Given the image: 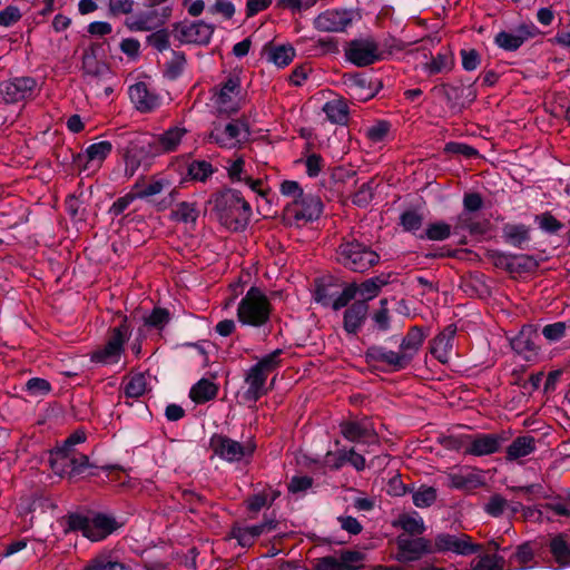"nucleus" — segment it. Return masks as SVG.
I'll list each match as a JSON object with an SVG mask.
<instances>
[{
  "instance_id": "864d4df0",
  "label": "nucleus",
  "mask_w": 570,
  "mask_h": 570,
  "mask_svg": "<svg viewBox=\"0 0 570 570\" xmlns=\"http://www.w3.org/2000/svg\"><path fill=\"white\" fill-rule=\"evenodd\" d=\"M26 391L31 396H43L50 393L51 384L41 377H32L26 383Z\"/></svg>"
},
{
  "instance_id": "a18cd8bd",
  "label": "nucleus",
  "mask_w": 570,
  "mask_h": 570,
  "mask_svg": "<svg viewBox=\"0 0 570 570\" xmlns=\"http://www.w3.org/2000/svg\"><path fill=\"white\" fill-rule=\"evenodd\" d=\"M225 168L233 183H243L247 179L248 174L245 169V160L243 157L227 160Z\"/></svg>"
},
{
  "instance_id": "b1692460",
  "label": "nucleus",
  "mask_w": 570,
  "mask_h": 570,
  "mask_svg": "<svg viewBox=\"0 0 570 570\" xmlns=\"http://www.w3.org/2000/svg\"><path fill=\"white\" fill-rule=\"evenodd\" d=\"M322 210L321 199L312 194H305L296 203L289 205V212L296 220L313 222L321 216Z\"/></svg>"
},
{
  "instance_id": "393cba45",
  "label": "nucleus",
  "mask_w": 570,
  "mask_h": 570,
  "mask_svg": "<svg viewBox=\"0 0 570 570\" xmlns=\"http://www.w3.org/2000/svg\"><path fill=\"white\" fill-rule=\"evenodd\" d=\"M397 549L396 560L401 562L419 560L423 554L431 551L429 542L424 538L410 539L399 537Z\"/></svg>"
},
{
  "instance_id": "7ed1b4c3",
  "label": "nucleus",
  "mask_w": 570,
  "mask_h": 570,
  "mask_svg": "<svg viewBox=\"0 0 570 570\" xmlns=\"http://www.w3.org/2000/svg\"><path fill=\"white\" fill-rule=\"evenodd\" d=\"M244 102L239 76L229 75L225 81L213 89L210 104L219 115L237 112Z\"/></svg>"
},
{
  "instance_id": "bf43d9fd",
  "label": "nucleus",
  "mask_w": 570,
  "mask_h": 570,
  "mask_svg": "<svg viewBox=\"0 0 570 570\" xmlns=\"http://www.w3.org/2000/svg\"><path fill=\"white\" fill-rule=\"evenodd\" d=\"M148 43L158 51H165L169 48V33L166 29H160L147 38Z\"/></svg>"
},
{
  "instance_id": "9d476101",
  "label": "nucleus",
  "mask_w": 570,
  "mask_h": 570,
  "mask_svg": "<svg viewBox=\"0 0 570 570\" xmlns=\"http://www.w3.org/2000/svg\"><path fill=\"white\" fill-rule=\"evenodd\" d=\"M69 530L81 531L83 537L91 541H99L107 535V514L97 513L87 517L79 513H70L67 517Z\"/></svg>"
},
{
  "instance_id": "aec40b11",
  "label": "nucleus",
  "mask_w": 570,
  "mask_h": 570,
  "mask_svg": "<svg viewBox=\"0 0 570 570\" xmlns=\"http://www.w3.org/2000/svg\"><path fill=\"white\" fill-rule=\"evenodd\" d=\"M483 206L482 197L476 193H469L463 198V212L456 218V228L469 230L471 234L483 233L480 224L472 223L471 214L480 210Z\"/></svg>"
},
{
  "instance_id": "bb28decb",
  "label": "nucleus",
  "mask_w": 570,
  "mask_h": 570,
  "mask_svg": "<svg viewBox=\"0 0 570 570\" xmlns=\"http://www.w3.org/2000/svg\"><path fill=\"white\" fill-rule=\"evenodd\" d=\"M348 96L358 101H366L374 97L375 91L370 86L365 76L360 73L345 75L343 78Z\"/></svg>"
},
{
  "instance_id": "052dcab7",
  "label": "nucleus",
  "mask_w": 570,
  "mask_h": 570,
  "mask_svg": "<svg viewBox=\"0 0 570 570\" xmlns=\"http://www.w3.org/2000/svg\"><path fill=\"white\" fill-rule=\"evenodd\" d=\"M567 330V323L564 322H556L552 324H548L542 328V335L549 341V342H557L561 340Z\"/></svg>"
},
{
  "instance_id": "5701e85b",
  "label": "nucleus",
  "mask_w": 570,
  "mask_h": 570,
  "mask_svg": "<svg viewBox=\"0 0 570 570\" xmlns=\"http://www.w3.org/2000/svg\"><path fill=\"white\" fill-rule=\"evenodd\" d=\"M538 334L531 326L523 327L519 334L510 340L512 350L521 355L525 361H535L539 354V348L535 343Z\"/></svg>"
},
{
  "instance_id": "4468645a",
  "label": "nucleus",
  "mask_w": 570,
  "mask_h": 570,
  "mask_svg": "<svg viewBox=\"0 0 570 570\" xmlns=\"http://www.w3.org/2000/svg\"><path fill=\"white\" fill-rule=\"evenodd\" d=\"M342 435L350 442L374 445L379 443L377 434L367 419L346 421L340 424Z\"/></svg>"
},
{
  "instance_id": "2f4dec72",
  "label": "nucleus",
  "mask_w": 570,
  "mask_h": 570,
  "mask_svg": "<svg viewBox=\"0 0 570 570\" xmlns=\"http://www.w3.org/2000/svg\"><path fill=\"white\" fill-rule=\"evenodd\" d=\"M454 55L450 50H441L431 59L423 63L422 70L429 75L434 76L438 73L450 72L454 67Z\"/></svg>"
},
{
  "instance_id": "c03bdc74",
  "label": "nucleus",
  "mask_w": 570,
  "mask_h": 570,
  "mask_svg": "<svg viewBox=\"0 0 570 570\" xmlns=\"http://www.w3.org/2000/svg\"><path fill=\"white\" fill-rule=\"evenodd\" d=\"M199 215V210L194 203H180L174 210V217L177 222L194 224Z\"/></svg>"
},
{
  "instance_id": "c9c22d12",
  "label": "nucleus",
  "mask_w": 570,
  "mask_h": 570,
  "mask_svg": "<svg viewBox=\"0 0 570 570\" xmlns=\"http://www.w3.org/2000/svg\"><path fill=\"white\" fill-rule=\"evenodd\" d=\"M550 511L556 515H570V508L562 502L550 503L541 508H528L524 514L529 519L542 522L551 520Z\"/></svg>"
},
{
  "instance_id": "0eeeda50",
  "label": "nucleus",
  "mask_w": 570,
  "mask_h": 570,
  "mask_svg": "<svg viewBox=\"0 0 570 570\" xmlns=\"http://www.w3.org/2000/svg\"><path fill=\"white\" fill-rule=\"evenodd\" d=\"M249 127L245 121L232 120L225 125H215L209 139L222 148H239L249 138Z\"/></svg>"
},
{
  "instance_id": "2eb2a0df",
  "label": "nucleus",
  "mask_w": 570,
  "mask_h": 570,
  "mask_svg": "<svg viewBox=\"0 0 570 570\" xmlns=\"http://www.w3.org/2000/svg\"><path fill=\"white\" fill-rule=\"evenodd\" d=\"M170 14V6H164L160 9L151 8L146 12L127 18L126 24L130 30L148 31L164 24Z\"/></svg>"
},
{
  "instance_id": "0e129e2a",
  "label": "nucleus",
  "mask_w": 570,
  "mask_h": 570,
  "mask_svg": "<svg viewBox=\"0 0 570 570\" xmlns=\"http://www.w3.org/2000/svg\"><path fill=\"white\" fill-rule=\"evenodd\" d=\"M235 2H242V0H215L213 11L220 13L225 19L229 20L234 17L236 9Z\"/></svg>"
},
{
  "instance_id": "37998d69",
  "label": "nucleus",
  "mask_w": 570,
  "mask_h": 570,
  "mask_svg": "<svg viewBox=\"0 0 570 570\" xmlns=\"http://www.w3.org/2000/svg\"><path fill=\"white\" fill-rule=\"evenodd\" d=\"M384 284L385 283L377 277L370 278L360 285L356 284V294L361 297L360 302L366 303L376 297Z\"/></svg>"
},
{
  "instance_id": "6ab92c4d",
  "label": "nucleus",
  "mask_w": 570,
  "mask_h": 570,
  "mask_svg": "<svg viewBox=\"0 0 570 570\" xmlns=\"http://www.w3.org/2000/svg\"><path fill=\"white\" fill-rule=\"evenodd\" d=\"M345 464L352 465L356 471H363L366 466V461L354 448H342L334 452L330 451L324 458V465L332 470H340Z\"/></svg>"
},
{
  "instance_id": "f704fd0d",
  "label": "nucleus",
  "mask_w": 570,
  "mask_h": 570,
  "mask_svg": "<svg viewBox=\"0 0 570 570\" xmlns=\"http://www.w3.org/2000/svg\"><path fill=\"white\" fill-rule=\"evenodd\" d=\"M424 341L422 331L417 327H413L402 340L400 345V353L409 365L413 357L420 351Z\"/></svg>"
},
{
  "instance_id": "6e6552de",
  "label": "nucleus",
  "mask_w": 570,
  "mask_h": 570,
  "mask_svg": "<svg viewBox=\"0 0 570 570\" xmlns=\"http://www.w3.org/2000/svg\"><path fill=\"white\" fill-rule=\"evenodd\" d=\"M214 454L227 462H239L252 456L255 444L252 441L240 443L222 434H214L209 440Z\"/></svg>"
},
{
  "instance_id": "4be33fe9",
  "label": "nucleus",
  "mask_w": 570,
  "mask_h": 570,
  "mask_svg": "<svg viewBox=\"0 0 570 570\" xmlns=\"http://www.w3.org/2000/svg\"><path fill=\"white\" fill-rule=\"evenodd\" d=\"M129 97L136 109L141 112L153 111L161 104V98L151 91L145 81H138L130 86Z\"/></svg>"
},
{
  "instance_id": "f03ea898",
  "label": "nucleus",
  "mask_w": 570,
  "mask_h": 570,
  "mask_svg": "<svg viewBox=\"0 0 570 570\" xmlns=\"http://www.w3.org/2000/svg\"><path fill=\"white\" fill-rule=\"evenodd\" d=\"M271 303L257 287H250L237 306V321L243 326L263 327L271 316Z\"/></svg>"
},
{
  "instance_id": "13d9d810",
  "label": "nucleus",
  "mask_w": 570,
  "mask_h": 570,
  "mask_svg": "<svg viewBox=\"0 0 570 570\" xmlns=\"http://www.w3.org/2000/svg\"><path fill=\"white\" fill-rule=\"evenodd\" d=\"M22 17L20 9L17 6L10 4L0 10V26L8 28L17 23Z\"/></svg>"
},
{
  "instance_id": "a878e982",
  "label": "nucleus",
  "mask_w": 570,
  "mask_h": 570,
  "mask_svg": "<svg viewBox=\"0 0 570 570\" xmlns=\"http://www.w3.org/2000/svg\"><path fill=\"white\" fill-rule=\"evenodd\" d=\"M456 326L449 325L431 342V354L441 363H448L451 358Z\"/></svg>"
},
{
  "instance_id": "09e8293b",
  "label": "nucleus",
  "mask_w": 570,
  "mask_h": 570,
  "mask_svg": "<svg viewBox=\"0 0 570 570\" xmlns=\"http://www.w3.org/2000/svg\"><path fill=\"white\" fill-rule=\"evenodd\" d=\"M400 524L404 531L412 534H421L425 530L423 519L416 512L402 515Z\"/></svg>"
},
{
  "instance_id": "8fccbe9b",
  "label": "nucleus",
  "mask_w": 570,
  "mask_h": 570,
  "mask_svg": "<svg viewBox=\"0 0 570 570\" xmlns=\"http://www.w3.org/2000/svg\"><path fill=\"white\" fill-rule=\"evenodd\" d=\"M147 391V377L144 374L131 376L125 385V393L129 397H139Z\"/></svg>"
},
{
  "instance_id": "4c0bfd02",
  "label": "nucleus",
  "mask_w": 570,
  "mask_h": 570,
  "mask_svg": "<svg viewBox=\"0 0 570 570\" xmlns=\"http://www.w3.org/2000/svg\"><path fill=\"white\" fill-rule=\"evenodd\" d=\"M218 387L213 381L202 379L193 385L189 396L195 403L202 404L216 397Z\"/></svg>"
},
{
  "instance_id": "c85d7f7f",
  "label": "nucleus",
  "mask_w": 570,
  "mask_h": 570,
  "mask_svg": "<svg viewBox=\"0 0 570 570\" xmlns=\"http://www.w3.org/2000/svg\"><path fill=\"white\" fill-rule=\"evenodd\" d=\"M130 334V328L126 323V320L115 327L112 332V336L109 340V366L110 365H119V368H122L125 365V361H122L124 353V344L128 340Z\"/></svg>"
},
{
  "instance_id": "7c9ffc66",
  "label": "nucleus",
  "mask_w": 570,
  "mask_h": 570,
  "mask_svg": "<svg viewBox=\"0 0 570 570\" xmlns=\"http://www.w3.org/2000/svg\"><path fill=\"white\" fill-rule=\"evenodd\" d=\"M366 356L374 362H381L393 371H400L407 366L400 352H394L382 346H372L367 350Z\"/></svg>"
},
{
  "instance_id": "39448f33",
  "label": "nucleus",
  "mask_w": 570,
  "mask_h": 570,
  "mask_svg": "<svg viewBox=\"0 0 570 570\" xmlns=\"http://www.w3.org/2000/svg\"><path fill=\"white\" fill-rule=\"evenodd\" d=\"M337 259L354 272H365L375 265L380 256L366 245L356 242H344L337 250Z\"/></svg>"
},
{
  "instance_id": "f8f14e48",
  "label": "nucleus",
  "mask_w": 570,
  "mask_h": 570,
  "mask_svg": "<svg viewBox=\"0 0 570 570\" xmlns=\"http://www.w3.org/2000/svg\"><path fill=\"white\" fill-rule=\"evenodd\" d=\"M37 81L32 77H16L0 82V100L17 104L32 97Z\"/></svg>"
},
{
  "instance_id": "69168bd1",
  "label": "nucleus",
  "mask_w": 570,
  "mask_h": 570,
  "mask_svg": "<svg viewBox=\"0 0 570 570\" xmlns=\"http://www.w3.org/2000/svg\"><path fill=\"white\" fill-rule=\"evenodd\" d=\"M507 507L508 501L503 497L495 494L490 498L484 509L488 514L492 517H499L504 512Z\"/></svg>"
},
{
  "instance_id": "49530a36",
  "label": "nucleus",
  "mask_w": 570,
  "mask_h": 570,
  "mask_svg": "<svg viewBox=\"0 0 570 570\" xmlns=\"http://www.w3.org/2000/svg\"><path fill=\"white\" fill-rule=\"evenodd\" d=\"M504 560L497 554H485L472 562V570H503Z\"/></svg>"
},
{
  "instance_id": "5fc2aeb1",
  "label": "nucleus",
  "mask_w": 570,
  "mask_h": 570,
  "mask_svg": "<svg viewBox=\"0 0 570 570\" xmlns=\"http://www.w3.org/2000/svg\"><path fill=\"white\" fill-rule=\"evenodd\" d=\"M281 354H282V350H279V348L275 350L272 353L263 356L254 365L256 367H258V370L264 372L266 375H268V373L273 372L274 370H276L279 366V364H281V360H279Z\"/></svg>"
},
{
  "instance_id": "1a4fd4ad",
  "label": "nucleus",
  "mask_w": 570,
  "mask_h": 570,
  "mask_svg": "<svg viewBox=\"0 0 570 570\" xmlns=\"http://www.w3.org/2000/svg\"><path fill=\"white\" fill-rule=\"evenodd\" d=\"M49 463L57 475L71 476L81 473L87 468L88 458L80 452L58 446L50 452Z\"/></svg>"
},
{
  "instance_id": "9b49d317",
  "label": "nucleus",
  "mask_w": 570,
  "mask_h": 570,
  "mask_svg": "<svg viewBox=\"0 0 570 570\" xmlns=\"http://www.w3.org/2000/svg\"><path fill=\"white\" fill-rule=\"evenodd\" d=\"M215 27L203 20L181 21L174 26L175 37L183 43H209Z\"/></svg>"
},
{
  "instance_id": "72a5a7b5",
  "label": "nucleus",
  "mask_w": 570,
  "mask_h": 570,
  "mask_svg": "<svg viewBox=\"0 0 570 570\" xmlns=\"http://www.w3.org/2000/svg\"><path fill=\"white\" fill-rule=\"evenodd\" d=\"M537 450V441L531 435L518 436L507 448V460L517 461L532 454Z\"/></svg>"
},
{
  "instance_id": "3c124183",
  "label": "nucleus",
  "mask_w": 570,
  "mask_h": 570,
  "mask_svg": "<svg viewBox=\"0 0 570 570\" xmlns=\"http://www.w3.org/2000/svg\"><path fill=\"white\" fill-rule=\"evenodd\" d=\"M165 185L164 179H154L144 185H136L134 193L137 198H147L160 194Z\"/></svg>"
},
{
  "instance_id": "de8ad7c7",
  "label": "nucleus",
  "mask_w": 570,
  "mask_h": 570,
  "mask_svg": "<svg viewBox=\"0 0 570 570\" xmlns=\"http://www.w3.org/2000/svg\"><path fill=\"white\" fill-rule=\"evenodd\" d=\"M436 495V490L433 487H421L413 493L412 500L415 507L428 508L435 502Z\"/></svg>"
},
{
  "instance_id": "473e14b6",
  "label": "nucleus",
  "mask_w": 570,
  "mask_h": 570,
  "mask_svg": "<svg viewBox=\"0 0 570 570\" xmlns=\"http://www.w3.org/2000/svg\"><path fill=\"white\" fill-rule=\"evenodd\" d=\"M368 312L365 302H355L344 312V330L348 334H356L364 323Z\"/></svg>"
},
{
  "instance_id": "cd10ccee",
  "label": "nucleus",
  "mask_w": 570,
  "mask_h": 570,
  "mask_svg": "<svg viewBox=\"0 0 570 570\" xmlns=\"http://www.w3.org/2000/svg\"><path fill=\"white\" fill-rule=\"evenodd\" d=\"M267 375L255 365L250 366L245 376L247 390L244 397L249 402H257L268 391L266 386Z\"/></svg>"
},
{
  "instance_id": "338daca9",
  "label": "nucleus",
  "mask_w": 570,
  "mask_h": 570,
  "mask_svg": "<svg viewBox=\"0 0 570 570\" xmlns=\"http://www.w3.org/2000/svg\"><path fill=\"white\" fill-rule=\"evenodd\" d=\"M537 222L539 227L548 233H557L562 227V224L550 213L538 216Z\"/></svg>"
},
{
  "instance_id": "f257e3e1",
  "label": "nucleus",
  "mask_w": 570,
  "mask_h": 570,
  "mask_svg": "<svg viewBox=\"0 0 570 570\" xmlns=\"http://www.w3.org/2000/svg\"><path fill=\"white\" fill-rule=\"evenodd\" d=\"M186 134L181 126L169 127L160 134L124 132L117 146L124 154L127 170L134 174L140 166L149 167L155 157L176 151Z\"/></svg>"
},
{
  "instance_id": "20e7f679",
  "label": "nucleus",
  "mask_w": 570,
  "mask_h": 570,
  "mask_svg": "<svg viewBox=\"0 0 570 570\" xmlns=\"http://www.w3.org/2000/svg\"><path fill=\"white\" fill-rule=\"evenodd\" d=\"M216 208L222 212V219L234 229L244 228L250 218V205L239 191L227 190L216 198Z\"/></svg>"
},
{
  "instance_id": "79ce46f5",
  "label": "nucleus",
  "mask_w": 570,
  "mask_h": 570,
  "mask_svg": "<svg viewBox=\"0 0 570 570\" xmlns=\"http://www.w3.org/2000/svg\"><path fill=\"white\" fill-rule=\"evenodd\" d=\"M503 236L513 246H521L529 239V228L523 224H507Z\"/></svg>"
},
{
  "instance_id": "4d7b16f0",
  "label": "nucleus",
  "mask_w": 570,
  "mask_h": 570,
  "mask_svg": "<svg viewBox=\"0 0 570 570\" xmlns=\"http://www.w3.org/2000/svg\"><path fill=\"white\" fill-rule=\"evenodd\" d=\"M364 554L358 551H344L338 559L344 570H356L362 566Z\"/></svg>"
},
{
  "instance_id": "c756f323",
  "label": "nucleus",
  "mask_w": 570,
  "mask_h": 570,
  "mask_svg": "<svg viewBox=\"0 0 570 570\" xmlns=\"http://www.w3.org/2000/svg\"><path fill=\"white\" fill-rule=\"evenodd\" d=\"M274 521H264L258 524L234 527L232 530L233 537L238 541L242 547H249L253 544L256 538L264 532L274 529Z\"/></svg>"
},
{
  "instance_id": "a211bd4d",
  "label": "nucleus",
  "mask_w": 570,
  "mask_h": 570,
  "mask_svg": "<svg viewBox=\"0 0 570 570\" xmlns=\"http://www.w3.org/2000/svg\"><path fill=\"white\" fill-rule=\"evenodd\" d=\"M538 32L533 23L520 24L510 31H501L494 38V43L505 50H518L528 39L533 38Z\"/></svg>"
},
{
  "instance_id": "423d86ee",
  "label": "nucleus",
  "mask_w": 570,
  "mask_h": 570,
  "mask_svg": "<svg viewBox=\"0 0 570 570\" xmlns=\"http://www.w3.org/2000/svg\"><path fill=\"white\" fill-rule=\"evenodd\" d=\"M389 55L390 52L372 38L353 40L345 49L346 59L357 67L384 60Z\"/></svg>"
},
{
  "instance_id": "58836bf2",
  "label": "nucleus",
  "mask_w": 570,
  "mask_h": 570,
  "mask_svg": "<svg viewBox=\"0 0 570 570\" xmlns=\"http://www.w3.org/2000/svg\"><path fill=\"white\" fill-rule=\"evenodd\" d=\"M267 60L278 68L288 66L294 57L295 49L289 45L272 46L266 51Z\"/></svg>"
},
{
  "instance_id": "412c9836",
  "label": "nucleus",
  "mask_w": 570,
  "mask_h": 570,
  "mask_svg": "<svg viewBox=\"0 0 570 570\" xmlns=\"http://www.w3.org/2000/svg\"><path fill=\"white\" fill-rule=\"evenodd\" d=\"M448 485L456 490H473L484 484L483 475L470 466H461L446 474Z\"/></svg>"
},
{
  "instance_id": "ea45409f",
  "label": "nucleus",
  "mask_w": 570,
  "mask_h": 570,
  "mask_svg": "<svg viewBox=\"0 0 570 570\" xmlns=\"http://www.w3.org/2000/svg\"><path fill=\"white\" fill-rule=\"evenodd\" d=\"M550 551L560 568L570 566V547L564 535L559 534L551 540Z\"/></svg>"
},
{
  "instance_id": "ddd939ff",
  "label": "nucleus",
  "mask_w": 570,
  "mask_h": 570,
  "mask_svg": "<svg viewBox=\"0 0 570 570\" xmlns=\"http://www.w3.org/2000/svg\"><path fill=\"white\" fill-rule=\"evenodd\" d=\"M508 440L504 433L501 434H478L466 436L463 442L465 454L474 456L490 455L499 451L502 444Z\"/></svg>"
},
{
  "instance_id": "e433bc0d",
  "label": "nucleus",
  "mask_w": 570,
  "mask_h": 570,
  "mask_svg": "<svg viewBox=\"0 0 570 570\" xmlns=\"http://www.w3.org/2000/svg\"><path fill=\"white\" fill-rule=\"evenodd\" d=\"M104 47L101 43H94L83 55V68L91 75H100L104 71Z\"/></svg>"
},
{
  "instance_id": "f3484780",
  "label": "nucleus",
  "mask_w": 570,
  "mask_h": 570,
  "mask_svg": "<svg viewBox=\"0 0 570 570\" xmlns=\"http://www.w3.org/2000/svg\"><path fill=\"white\" fill-rule=\"evenodd\" d=\"M434 550L438 552H453L460 556H468L474 553L478 547L471 543L470 537L464 533H440L435 537Z\"/></svg>"
},
{
  "instance_id": "6e6d98bb",
  "label": "nucleus",
  "mask_w": 570,
  "mask_h": 570,
  "mask_svg": "<svg viewBox=\"0 0 570 570\" xmlns=\"http://www.w3.org/2000/svg\"><path fill=\"white\" fill-rule=\"evenodd\" d=\"M451 235V227L449 224L439 222L428 226L425 236L431 240H444Z\"/></svg>"
},
{
  "instance_id": "dca6fc26",
  "label": "nucleus",
  "mask_w": 570,
  "mask_h": 570,
  "mask_svg": "<svg viewBox=\"0 0 570 570\" xmlns=\"http://www.w3.org/2000/svg\"><path fill=\"white\" fill-rule=\"evenodd\" d=\"M353 20V13L345 9H330L314 19V27L323 32H343Z\"/></svg>"
},
{
  "instance_id": "774afa93",
  "label": "nucleus",
  "mask_w": 570,
  "mask_h": 570,
  "mask_svg": "<svg viewBox=\"0 0 570 570\" xmlns=\"http://www.w3.org/2000/svg\"><path fill=\"white\" fill-rule=\"evenodd\" d=\"M281 193L286 197H291L293 199L292 203H296L305 195L298 183L295 180L283 181L281 185Z\"/></svg>"
},
{
  "instance_id": "e2e57ef3",
  "label": "nucleus",
  "mask_w": 570,
  "mask_h": 570,
  "mask_svg": "<svg viewBox=\"0 0 570 570\" xmlns=\"http://www.w3.org/2000/svg\"><path fill=\"white\" fill-rule=\"evenodd\" d=\"M401 225L407 232H416L422 226V217L416 212H405L401 215Z\"/></svg>"
},
{
  "instance_id": "680f3d73",
  "label": "nucleus",
  "mask_w": 570,
  "mask_h": 570,
  "mask_svg": "<svg viewBox=\"0 0 570 570\" xmlns=\"http://www.w3.org/2000/svg\"><path fill=\"white\" fill-rule=\"evenodd\" d=\"M357 296L356 294V284L352 283L348 284L343 288V291L340 293V295L333 301V308L340 309L344 306H346L352 299H354Z\"/></svg>"
},
{
  "instance_id": "a19ab883",
  "label": "nucleus",
  "mask_w": 570,
  "mask_h": 570,
  "mask_svg": "<svg viewBox=\"0 0 570 570\" xmlns=\"http://www.w3.org/2000/svg\"><path fill=\"white\" fill-rule=\"evenodd\" d=\"M323 111L326 115V118L333 124H344L347 121V106L341 99L327 101L323 106Z\"/></svg>"
},
{
  "instance_id": "603ef678",
  "label": "nucleus",
  "mask_w": 570,
  "mask_h": 570,
  "mask_svg": "<svg viewBox=\"0 0 570 570\" xmlns=\"http://www.w3.org/2000/svg\"><path fill=\"white\" fill-rule=\"evenodd\" d=\"M213 173L212 164L205 160L193 161L188 167L189 176L199 181H205Z\"/></svg>"
}]
</instances>
